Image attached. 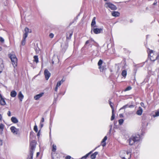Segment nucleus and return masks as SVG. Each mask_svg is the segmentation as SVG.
<instances>
[{
  "instance_id": "obj_25",
  "label": "nucleus",
  "mask_w": 159,
  "mask_h": 159,
  "mask_svg": "<svg viewBox=\"0 0 159 159\" xmlns=\"http://www.w3.org/2000/svg\"><path fill=\"white\" fill-rule=\"evenodd\" d=\"M4 127V125L2 123H1L0 124V133L1 134H2L3 133Z\"/></svg>"
},
{
  "instance_id": "obj_37",
  "label": "nucleus",
  "mask_w": 159,
  "mask_h": 159,
  "mask_svg": "<svg viewBox=\"0 0 159 159\" xmlns=\"http://www.w3.org/2000/svg\"><path fill=\"white\" fill-rule=\"evenodd\" d=\"M132 88L130 86H129L127 87L124 90L125 92H126L132 89Z\"/></svg>"
},
{
  "instance_id": "obj_63",
  "label": "nucleus",
  "mask_w": 159,
  "mask_h": 159,
  "mask_svg": "<svg viewBox=\"0 0 159 159\" xmlns=\"http://www.w3.org/2000/svg\"><path fill=\"white\" fill-rule=\"evenodd\" d=\"M140 104H141V106H142V107H143V106H144V103L143 102H141L140 103Z\"/></svg>"
},
{
  "instance_id": "obj_32",
  "label": "nucleus",
  "mask_w": 159,
  "mask_h": 159,
  "mask_svg": "<svg viewBox=\"0 0 159 159\" xmlns=\"http://www.w3.org/2000/svg\"><path fill=\"white\" fill-rule=\"evenodd\" d=\"M127 74V71L126 70H124L122 71L121 75L124 77H125Z\"/></svg>"
},
{
  "instance_id": "obj_27",
  "label": "nucleus",
  "mask_w": 159,
  "mask_h": 159,
  "mask_svg": "<svg viewBox=\"0 0 159 159\" xmlns=\"http://www.w3.org/2000/svg\"><path fill=\"white\" fill-rule=\"evenodd\" d=\"M52 121L51 120V118H50V125H49V128L50 129V132H49V136L50 137L51 136V127L52 126Z\"/></svg>"
},
{
  "instance_id": "obj_55",
  "label": "nucleus",
  "mask_w": 159,
  "mask_h": 159,
  "mask_svg": "<svg viewBox=\"0 0 159 159\" xmlns=\"http://www.w3.org/2000/svg\"><path fill=\"white\" fill-rule=\"evenodd\" d=\"M44 118L43 117L42 118L41 120L40 121V123H42L44 122Z\"/></svg>"
},
{
  "instance_id": "obj_29",
  "label": "nucleus",
  "mask_w": 159,
  "mask_h": 159,
  "mask_svg": "<svg viewBox=\"0 0 159 159\" xmlns=\"http://www.w3.org/2000/svg\"><path fill=\"white\" fill-rule=\"evenodd\" d=\"M103 61L102 60L100 59L98 63V66L99 67H100L101 66L103 65L104 64L103 63Z\"/></svg>"
},
{
  "instance_id": "obj_35",
  "label": "nucleus",
  "mask_w": 159,
  "mask_h": 159,
  "mask_svg": "<svg viewBox=\"0 0 159 159\" xmlns=\"http://www.w3.org/2000/svg\"><path fill=\"white\" fill-rule=\"evenodd\" d=\"M114 129H117L119 127V126L118 125H116V124L117 123V121H114Z\"/></svg>"
},
{
  "instance_id": "obj_22",
  "label": "nucleus",
  "mask_w": 159,
  "mask_h": 159,
  "mask_svg": "<svg viewBox=\"0 0 159 159\" xmlns=\"http://www.w3.org/2000/svg\"><path fill=\"white\" fill-rule=\"evenodd\" d=\"M133 138L132 137V136L127 140V141L129 143V144L130 145H131V146L132 145L135 143H133Z\"/></svg>"
},
{
  "instance_id": "obj_15",
  "label": "nucleus",
  "mask_w": 159,
  "mask_h": 159,
  "mask_svg": "<svg viewBox=\"0 0 159 159\" xmlns=\"http://www.w3.org/2000/svg\"><path fill=\"white\" fill-rule=\"evenodd\" d=\"M98 68L100 69V71L102 72H105L107 69L106 66L105 65V63L101 66L100 67H98Z\"/></svg>"
},
{
  "instance_id": "obj_41",
  "label": "nucleus",
  "mask_w": 159,
  "mask_h": 159,
  "mask_svg": "<svg viewBox=\"0 0 159 159\" xmlns=\"http://www.w3.org/2000/svg\"><path fill=\"white\" fill-rule=\"evenodd\" d=\"M55 93H54V94H55ZM58 95H57V97H55V95H54V100H53V104L56 103V102L57 101V98L58 97Z\"/></svg>"
},
{
  "instance_id": "obj_14",
  "label": "nucleus",
  "mask_w": 159,
  "mask_h": 159,
  "mask_svg": "<svg viewBox=\"0 0 159 159\" xmlns=\"http://www.w3.org/2000/svg\"><path fill=\"white\" fill-rule=\"evenodd\" d=\"M138 136H132L133 138V143H135L136 142L139 141L140 139V135L139 134L138 135Z\"/></svg>"
},
{
  "instance_id": "obj_6",
  "label": "nucleus",
  "mask_w": 159,
  "mask_h": 159,
  "mask_svg": "<svg viewBox=\"0 0 159 159\" xmlns=\"http://www.w3.org/2000/svg\"><path fill=\"white\" fill-rule=\"evenodd\" d=\"M44 75L45 79L46 80H48L51 76V73L48 70L46 69L44 70Z\"/></svg>"
},
{
  "instance_id": "obj_33",
  "label": "nucleus",
  "mask_w": 159,
  "mask_h": 159,
  "mask_svg": "<svg viewBox=\"0 0 159 159\" xmlns=\"http://www.w3.org/2000/svg\"><path fill=\"white\" fill-rule=\"evenodd\" d=\"M106 140L103 139L101 142V145L103 147H104L106 146Z\"/></svg>"
},
{
  "instance_id": "obj_51",
  "label": "nucleus",
  "mask_w": 159,
  "mask_h": 159,
  "mask_svg": "<svg viewBox=\"0 0 159 159\" xmlns=\"http://www.w3.org/2000/svg\"><path fill=\"white\" fill-rule=\"evenodd\" d=\"M3 144V140L1 139H0V146H1Z\"/></svg>"
},
{
  "instance_id": "obj_8",
  "label": "nucleus",
  "mask_w": 159,
  "mask_h": 159,
  "mask_svg": "<svg viewBox=\"0 0 159 159\" xmlns=\"http://www.w3.org/2000/svg\"><path fill=\"white\" fill-rule=\"evenodd\" d=\"M68 47V42H65L64 43V46H63L62 44L61 45V47L62 48V52L64 53Z\"/></svg>"
},
{
  "instance_id": "obj_20",
  "label": "nucleus",
  "mask_w": 159,
  "mask_h": 159,
  "mask_svg": "<svg viewBox=\"0 0 159 159\" xmlns=\"http://www.w3.org/2000/svg\"><path fill=\"white\" fill-rule=\"evenodd\" d=\"M143 110L141 107H139L138 110L136 112V114L139 116H141L143 113Z\"/></svg>"
},
{
  "instance_id": "obj_40",
  "label": "nucleus",
  "mask_w": 159,
  "mask_h": 159,
  "mask_svg": "<svg viewBox=\"0 0 159 159\" xmlns=\"http://www.w3.org/2000/svg\"><path fill=\"white\" fill-rule=\"evenodd\" d=\"M34 130L36 133L38 132V127L36 125L34 126Z\"/></svg>"
},
{
  "instance_id": "obj_64",
  "label": "nucleus",
  "mask_w": 159,
  "mask_h": 159,
  "mask_svg": "<svg viewBox=\"0 0 159 159\" xmlns=\"http://www.w3.org/2000/svg\"><path fill=\"white\" fill-rule=\"evenodd\" d=\"M39 154H40L39 152H37L36 153V157H38L39 156Z\"/></svg>"
},
{
  "instance_id": "obj_1",
  "label": "nucleus",
  "mask_w": 159,
  "mask_h": 159,
  "mask_svg": "<svg viewBox=\"0 0 159 159\" xmlns=\"http://www.w3.org/2000/svg\"><path fill=\"white\" fill-rule=\"evenodd\" d=\"M148 53V57H150V60L152 61H154L157 60V62L159 63V53L157 55H153V51L152 50H151L149 48H148L147 51Z\"/></svg>"
},
{
  "instance_id": "obj_50",
  "label": "nucleus",
  "mask_w": 159,
  "mask_h": 159,
  "mask_svg": "<svg viewBox=\"0 0 159 159\" xmlns=\"http://www.w3.org/2000/svg\"><path fill=\"white\" fill-rule=\"evenodd\" d=\"M34 134V133L33 131H32L30 132V137L31 136H33Z\"/></svg>"
},
{
  "instance_id": "obj_26",
  "label": "nucleus",
  "mask_w": 159,
  "mask_h": 159,
  "mask_svg": "<svg viewBox=\"0 0 159 159\" xmlns=\"http://www.w3.org/2000/svg\"><path fill=\"white\" fill-rule=\"evenodd\" d=\"M0 104L2 106H4L6 104V103L4 98L0 99Z\"/></svg>"
},
{
  "instance_id": "obj_57",
  "label": "nucleus",
  "mask_w": 159,
  "mask_h": 159,
  "mask_svg": "<svg viewBox=\"0 0 159 159\" xmlns=\"http://www.w3.org/2000/svg\"><path fill=\"white\" fill-rule=\"evenodd\" d=\"M111 131V129H110L109 132L107 133V135H110Z\"/></svg>"
},
{
  "instance_id": "obj_61",
  "label": "nucleus",
  "mask_w": 159,
  "mask_h": 159,
  "mask_svg": "<svg viewBox=\"0 0 159 159\" xmlns=\"http://www.w3.org/2000/svg\"><path fill=\"white\" fill-rule=\"evenodd\" d=\"M78 17L77 16L74 19V21L78 19Z\"/></svg>"
},
{
  "instance_id": "obj_46",
  "label": "nucleus",
  "mask_w": 159,
  "mask_h": 159,
  "mask_svg": "<svg viewBox=\"0 0 159 159\" xmlns=\"http://www.w3.org/2000/svg\"><path fill=\"white\" fill-rule=\"evenodd\" d=\"M113 104H110V105L111 108V109H112V111H114V107L113 106Z\"/></svg>"
},
{
  "instance_id": "obj_12",
  "label": "nucleus",
  "mask_w": 159,
  "mask_h": 159,
  "mask_svg": "<svg viewBox=\"0 0 159 159\" xmlns=\"http://www.w3.org/2000/svg\"><path fill=\"white\" fill-rule=\"evenodd\" d=\"M44 94V93L42 92L40 93L39 94H37L35 95L34 96V98L36 100H38L39 99L41 98L43 96Z\"/></svg>"
},
{
  "instance_id": "obj_59",
  "label": "nucleus",
  "mask_w": 159,
  "mask_h": 159,
  "mask_svg": "<svg viewBox=\"0 0 159 159\" xmlns=\"http://www.w3.org/2000/svg\"><path fill=\"white\" fill-rule=\"evenodd\" d=\"M104 139L106 141L107 139V136H105L103 139Z\"/></svg>"
},
{
  "instance_id": "obj_62",
  "label": "nucleus",
  "mask_w": 159,
  "mask_h": 159,
  "mask_svg": "<svg viewBox=\"0 0 159 159\" xmlns=\"http://www.w3.org/2000/svg\"><path fill=\"white\" fill-rule=\"evenodd\" d=\"M119 116L120 117H123V114H120L119 115Z\"/></svg>"
},
{
  "instance_id": "obj_38",
  "label": "nucleus",
  "mask_w": 159,
  "mask_h": 159,
  "mask_svg": "<svg viewBox=\"0 0 159 159\" xmlns=\"http://www.w3.org/2000/svg\"><path fill=\"white\" fill-rule=\"evenodd\" d=\"M124 121V120L123 119H121L119 120L118 122L119 125H122L123 123V122Z\"/></svg>"
},
{
  "instance_id": "obj_56",
  "label": "nucleus",
  "mask_w": 159,
  "mask_h": 159,
  "mask_svg": "<svg viewBox=\"0 0 159 159\" xmlns=\"http://www.w3.org/2000/svg\"><path fill=\"white\" fill-rule=\"evenodd\" d=\"M40 128L41 129L43 127V124L42 123H40Z\"/></svg>"
},
{
  "instance_id": "obj_28",
  "label": "nucleus",
  "mask_w": 159,
  "mask_h": 159,
  "mask_svg": "<svg viewBox=\"0 0 159 159\" xmlns=\"http://www.w3.org/2000/svg\"><path fill=\"white\" fill-rule=\"evenodd\" d=\"M93 55L95 57H98L99 55L98 51V50L93 51Z\"/></svg>"
},
{
  "instance_id": "obj_34",
  "label": "nucleus",
  "mask_w": 159,
  "mask_h": 159,
  "mask_svg": "<svg viewBox=\"0 0 159 159\" xmlns=\"http://www.w3.org/2000/svg\"><path fill=\"white\" fill-rule=\"evenodd\" d=\"M57 149V147L56 145L53 144L52 146V152H55Z\"/></svg>"
},
{
  "instance_id": "obj_44",
  "label": "nucleus",
  "mask_w": 159,
  "mask_h": 159,
  "mask_svg": "<svg viewBox=\"0 0 159 159\" xmlns=\"http://www.w3.org/2000/svg\"><path fill=\"white\" fill-rule=\"evenodd\" d=\"M0 41L2 43H4V39L2 37H0Z\"/></svg>"
},
{
  "instance_id": "obj_17",
  "label": "nucleus",
  "mask_w": 159,
  "mask_h": 159,
  "mask_svg": "<svg viewBox=\"0 0 159 159\" xmlns=\"http://www.w3.org/2000/svg\"><path fill=\"white\" fill-rule=\"evenodd\" d=\"M18 98L22 102V101L23 99L24 98V95L22 93V92L21 91H20L18 94Z\"/></svg>"
},
{
  "instance_id": "obj_36",
  "label": "nucleus",
  "mask_w": 159,
  "mask_h": 159,
  "mask_svg": "<svg viewBox=\"0 0 159 159\" xmlns=\"http://www.w3.org/2000/svg\"><path fill=\"white\" fill-rule=\"evenodd\" d=\"M159 116V110L157 111L156 112H155V113L154 114H153L152 115V116L153 117H155L157 116Z\"/></svg>"
},
{
  "instance_id": "obj_3",
  "label": "nucleus",
  "mask_w": 159,
  "mask_h": 159,
  "mask_svg": "<svg viewBox=\"0 0 159 159\" xmlns=\"http://www.w3.org/2000/svg\"><path fill=\"white\" fill-rule=\"evenodd\" d=\"M103 30V26L101 27L100 28H98L97 27H93L91 28V33L92 34L93 32L95 34H98L102 33Z\"/></svg>"
},
{
  "instance_id": "obj_39",
  "label": "nucleus",
  "mask_w": 159,
  "mask_h": 159,
  "mask_svg": "<svg viewBox=\"0 0 159 159\" xmlns=\"http://www.w3.org/2000/svg\"><path fill=\"white\" fill-rule=\"evenodd\" d=\"M26 42V39H22V40L21 42V44L23 46L25 45Z\"/></svg>"
},
{
  "instance_id": "obj_49",
  "label": "nucleus",
  "mask_w": 159,
  "mask_h": 159,
  "mask_svg": "<svg viewBox=\"0 0 159 159\" xmlns=\"http://www.w3.org/2000/svg\"><path fill=\"white\" fill-rule=\"evenodd\" d=\"M40 131H41V129H40L39 131H38V132H37V136L38 137H39V136H40Z\"/></svg>"
},
{
  "instance_id": "obj_2",
  "label": "nucleus",
  "mask_w": 159,
  "mask_h": 159,
  "mask_svg": "<svg viewBox=\"0 0 159 159\" xmlns=\"http://www.w3.org/2000/svg\"><path fill=\"white\" fill-rule=\"evenodd\" d=\"M10 59L12 64L14 68L17 66V61H18L17 58L15 54H10L8 55Z\"/></svg>"
},
{
  "instance_id": "obj_47",
  "label": "nucleus",
  "mask_w": 159,
  "mask_h": 159,
  "mask_svg": "<svg viewBox=\"0 0 159 159\" xmlns=\"http://www.w3.org/2000/svg\"><path fill=\"white\" fill-rule=\"evenodd\" d=\"M72 33L70 34V35L69 37H66V39H71V36L72 35Z\"/></svg>"
},
{
  "instance_id": "obj_58",
  "label": "nucleus",
  "mask_w": 159,
  "mask_h": 159,
  "mask_svg": "<svg viewBox=\"0 0 159 159\" xmlns=\"http://www.w3.org/2000/svg\"><path fill=\"white\" fill-rule=\"evenodd\" d=\"M58 86H57L56 85V87L55 88L54 90H55V91H56V92H57V89H58Z\"/></svg>"
},
{
  "instance_id": "obj_10",
  "label": "nucleus",
  "mask_w": 159,
  "mask_h": 159,
  "mask_svg": "<svg viewBox=\"0 0 159 159\" xmlns=\"http://www.w3.org/2000/svg\"><path fill=\"white\" fill-rule=\"evenodd\" d=\"M93 42L95 43V42L93 38H91L89 40H87L86 42L85 45H86L89 43V45L91 46V47L93 44Z\"/></svg>"
},
{
  "instance_id": "obj_31",
  "label": "nucleus",
  "mask_w": 159,
  "mask_h": 159,
  "mask_svg": "<svg viewBox=\"0 0 159 159\" xmlns=\"http://www.w3.org/2000/svg\"><path fill=\"white\" fill-rule=\"evenodd\" d=\"M115 114L114 111H112V116L111 118V121L115 119Z\"/></svg>"
},
{
  "instance_id": "obj_24",
  "label": "nucleus",
  "mask_w": 159,
  "mask_h": 159,
  "mask_svg": "<svg viewBox=\"0 0 159 159\" xmlns=\"http://www.w3.org/2000/svg\"><path fill=\"white\" fill-rule=\"evenodd\" d=\"M93 152V151H91L85 155L81 157L80 159H86Z\"/></svg>"
},
{
  "instance_id": "obj_13",
  "label": "nucleus",
  "mask_w": 159,
  "mask_h": 159,
  "mask_svg": "<svg viewBox=\"0 0 159 159\" xmlns=\"http://www.w3.org/2000/svg\"><path fill=\"white\" fill-rule=\"evenodd\" d=\"M24 30L25 33L23 35V38L26 39L28 36L29 29L28 28L26 27Z\"/></svg>"
},
{
  "instance_id": "obj_16",
  "label": "nucleus",
  "mask_w": 159,
  "mask_h": 159,
  "mask_svg": "<svg viewBox=\"0 0 159 159\" xmlns=\"http://www.w3.org/2000/svg\"><path fill=\"white\" fill-rule=\"evenodd\" d=\"M111 15L113 17H117L120 16V13L118 11H113L111 12Z\"/></svg>"
},
{
  "instance_id": "obj_18",
  "label": "nucleus",
  "mask_w": 159,
  "mask_h": 159,
  "mask_svg": "<svg viewBox=\"0 0 159 159\" xmlns=\"http://www.w3.org/2000/svg\"><path fill=\"white\" fill-rule=\"evenodd\" d=\"M134 107V106L133 105H129L128 104H127L124 106L122 107L120 110L123 109H125L127 108H133Z\"/></svg>"
},
{
  "instance_id": "obj_9",
  "label": "nucleus",
  "mask_w": 159,
  "mask_h": 159,
  "mask_svg": "<svg viewBox=\"0 0 159 159\" xmlns=\"http://www.w3.org/2000/svg\"><path fill=\"white\" fill-rule=\"evenodd\" d=\"M96 19L95 17H93L91 24V28L93 27H98V26L96 25Z\"/></svg>"
},
{
  "instance_id": "obj_11",
  "label": "nucleus",
  "mask_w": 159,
  "mask_h": 159,
  "mask_svg": "<svg viewBox=\"0 0 159 159\" xmlns=\"http://www.w3.org/2000/svg\"><path fill=\"white\" fill-rule=\"evenodd\" d=\"M148 122L145 120H142V131H143V129H144L146 128L148 126Z\"/></svg>"
},
{
  "instance_id": "obj_60",
  "label": "nucleus",
  "mask_w": 159,
  "mask_h": 159,
  "mask_svg": "<svg viewBox=\"0 0 159 159\" xmlns=\"http://www.w3.org/2000/svg\"><path fill=\"white\" fill-rule=\"evenodd\" d=\"M0 92H1L0 91ZM3 98H4L2 96V94L0 93V99H2Z\"/></svg>"
},
{
  "instance_id": "obj_43",
  "label": "nucleus",
  "mask_w": 159,
  "mask_h": 159,
  "mask_svg": "<svg viewBox=\"0 0 159 159\" xmlns=\"http://www.w3.org/2000/svg\"><path fill=\"white\" fill-rule=\"evenodd\" d=\"M0 67L1 70H3V69L4 68V66L3 63H2L0 65Z\"/></svg>"
},
{
  "instance_id": "obj_5",
  "label": "nucleus",
  "mask_w": 159,
  "mask_h": 159,
  "mask_svg": "<svg viewBox=\"0 0 159 159\" xmlns=\"http://www.w3.org/2000/svg\"><path fill=\"white\" fill-rule=\"evenodd\" d=\"M105 6L106 7H109L112 10H115L117 9V7L116 6L110 2L106 3L105 4Z\"/></svg>"
},
{
  "instance_id": "obj_30",
  "label": "nucleus",
  "mask_w": 159,
  "mask_h": 159,
  "mask_svg": "<svg viewBox=\"0 0 159 159\" xmlns=\"http://www.w3.org/2000/svg\"><path fill=\"white\" fill-rule=\"evenodd\" d=\"M34 61L36 62V63H38L39 62V58L38 56L35 55L34 56Z\"/></svg>"
},
{
  "instance_id": "obj_52",
  "label": "nucleus",
  "mask_w": 159,
  "mask_h": 159,
  "mask_svg": "<svg viewBox=\"0 0 159 159\" xmlns=\"http://www.w3.org/2000/svg\"><path fill=\"white\" fill-rule=\"evenodd\" d=\"M71 158L70 156L68 155L66 157V159H70Z\"/></svg>"
},
{
  "instance_id": "obj_7",
  "label": "nucleus",
  "mask_w": 159,
  "mask_h": 159,
  "mask_svg": "<svg viewBox=\"0 0 159 159\" xmlns=\"http://www.w3.org/2000/svg\"><path fill=\"white\" fill-rule=\"evenodd\" d=\"M33 142L30 143V153H31V152L34 154L35 148L36 147V144L32 143Z\"/></svg>"
},
{
  "instance_id": "obj_19",
  "label": "nucleus",
  "mask_w": 159,
  "mask_h": 159,
  "mask_svg": "<svg viewBox=\"0 0 159 159\" xmlns=\"http://www.w3.org/2000/svg\"><path fill=\"white\" fill-rule=\"evenodd\" d=\"M11 122L14 124H16L18 122V120L16 117L14 116H12L11 118Z\"/></svg>"
},
{
  "instance_id": "obj_21",
  "label": "nucleus",
  "mask_w": 159,
  "mask_h": 159,
  "mask_svg": "<svg viewBox=\"0 0 159 159\" xmlns=\"http://www.w3.org/2000/svg\"><path fill=\"white\" fill-rule=\"evenodd\" d=\"M17 93L15 90H12L10 93V96L11 97L14 98L16 97L17 95Z\"/></svg>"
},
{
  "instance_id": "obj_54",
  "label": "nucleus",
  "mask_w": 159,
  "mask_h": 159,
  "mask_svg": "<svg viewBox=\"0 0 159 159\" xmlns=\"http://www.w3.org/2000/svg\"><path fill=\"white\" fill-rule=\"evenodd\" d=\"M157 0H155L154 1V2L153 3L152 5H154V6L155 5L157 4Z\"/></svg>"
},
{
  "instance_id": "obj_48",
  "label": "nucleus",
  "mask_w": 159,
  "mask_h": 159,
  "mask_svg": "<svg viewBox=\"0 0 159 159\" xmlns=\"http://www.w3.org/2000/svg\"><path fill=\"white\" fill-rule=\"evenodd\" d=\"M49 36L51 38H52L53 37L54 34L52 33H51L50 34H49Z\"/></svg>"
},
{
  "instance_id": "obj_42",
  "label": "nucleus",
  "mask_w": 159,
  "mask_h": 159,
  "mask_svg": "<svg viewBox=\"0 0 159 159\" xmlns=\"http://www.w3.org/2000/svg\"><path fill=\"white\" fill-rule=\"evenodd\" d=\"M33 154L32 152H31V153H30V158L28 157L27 159H33Z\"/></svg>"
},
{
  "instance_id": "obj_53",
  "label": "nucleus",
  "mask_w": 159,
  "mask_h": 159,
  "mask_svg": "<svg viewBox=\"0 0 159 159\" xmlns=\"http://www.w3.org/2000/svg\"><path fill=\"white\" fill-rule=\"evenodd\" d=\"M7 114L8 116H11V111H8V112L7 113Z\"/></svg>"
},
{
  "instance_id": "obj_23",
  "label": "nucleus",
  "mask_w": 159,
  "mask_h": 159,
  "mask_svg": "<svg viewBox=\"0 0 159 159\" xmlns=\"http://www.w3.org/2000/svg\"><path fill=\"white\" fill-rule=\"evenodd\" d=\"M98 154V152H95L94 153L92 154L90 156V158L92 159H95L96 155Z\"/></svg>"
},
{
  "instance_id": "obj_45",
  "label": "nucleus",
  "mask_w": 159,
  "mask_h": 159,
  "mask_svg": "<svg viewBox=\"0 0 159 159\" xmlns=\"http://www.w3.org/2000/svg\"><path fill=\"white\" fill-rule=\"evenodd\" d=\"M61 84L62 83H61V81H58L57 83L56 86L58 87H59L61 85Z\"/></svg>"
},
{
  "instance_id": "obj_4",
  "label": "nucleus",
  "mask_w": 159,
  "mask_h": 159,
  "mask_svg": "<svg viewBox=\"0 0 159 159\" xmlns=\"http://www.w3.org/2000/svg\"><path fill=\"white\" fill-rule=\"evenodd\" d=\"M10 129L11 132L13 134L17 135L18 136L20 135V134L19 131L20 129L19 128H16L14 126H12Z\"/></svg>"
}]
</instances>
